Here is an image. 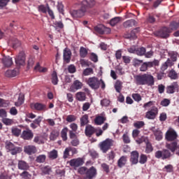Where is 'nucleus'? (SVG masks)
Segmentation results:
<instances>
[{
  "mask_svg": "<svg viewBox=\"0 0 179 179\" xmlns=\"http://www.w3.org/2000/svg\"><path fill=\"white\" fill-rule=\"evenodd\" d=\"M145 52L146 48H145L144 47L136 48V55H138L139 57H143Z\"/></svg>",
  "mask_w": 179,
  "mask_h": 179,
  "instance_id": "39",
  "label": "nucleus"
},
{
  "mask_svg": "<svg viewBox=\"0 0 179 179\" xmlns=\"http://www.w3.org/2000/svg\"><path fill=\"white\" fill-rule=\"evenodd\" d=\"M58 136H59V131H58L57 130H53L50 133V141H55V139H57Z\"/></svg>",
  "mask_w": 179,
  "mask_h": 179,
  "instance_id": "41",
  "label": "nucleus"
},
{
  "mask_svg": "<svg viewBox=\"0 0 179 179\" xmlns=\"http://www.w3.org/2000/svg\"><path fill=\"white\" fill-rule=\"evenodd\" d=\"M23 101H24L23 96H19L18 101L15 103V106H16V107H20V106L23 104Z\"/></svg>",
  "mask_w": 179,
  "mask_h": 179,
  "instance_id": "57",
  "label": "nucleus"
},
{
  "mask_svg": "<svg viewBox=\"0 0 179 179\" xmlns=\"http://www.w3.org/2000/svg\"><path fill=\"white\" fill-rule=\"evenodd\" d=\"M130 162L131 164H138L139 162V152L138 151L131 152Z\"/></svg>",
  "mask_w": 179,
  "mask_h": 179,
  "instance_id": "21",
  "label": "nucleus"
},
{
  "mask_svg": "<svg viewBox=\"0 0 179 179\" xmlns=\"http://www.w3.org/2000/svg\"><path fill=\"white\" fill-rule=\"evenodd\" d=\"M93 73V69L92 68H87L83 71L84 76H89V75H92Z\"/></svg>",
  "mask_w": 179,
  "mask_h": 179,
  "instance_id": "55",
  "label": "nucleus"
},
{
  "mask_svg": "<svg viewBox=\"0 0 179 179\" xmlns=\"http://www.w3.org/2000/svg\"><path fill=\"white\" fill-rule=\"evenodd\" d=\"M26 61V55L24 52H20L15 58V64L17 65H23Z\"/></svg>",
  "mask_w": 179,
  "mask_h": 179,
  "instance_id": "16",
  "label": "nucleus"
},
{
  "mask_svg": "<svg viewBox=\"0 0 179 179\" xmlns=\"http://www.w3.org/2000/svg\"><path fill=\"white\" fill-rule=\"evenodd\" d=\"M165 138L168 142H177L176 139L178 138V134L176 130L169 129L166 133Z\"/></svg>",
  "mask_w": 179,
  "mask_h": 179,
  "instance_id": "7",
  "label": "nucleus"
},
{
  "mask_svg": "<svg viewBox=\"0 0 179 179\" xmlns=\"http://www.w3.org/2000/svg\"><path fill=\"white\" fill-rule=\"evenodd\" d=\"M178 27H179V22L173 21L170 23L169 29H170L171 33V30H177Z\"/></svg>",
  "mask_w": 179,
  "mask_h": 179,
  "instance_id": "44",
  "label": "nucleus"
},
{
  "mask_svg": "<svg viewBox=\"0 0 179 179\" xmlns=\"http://www.w3.org/2000/svg\"><path fill=\"white\" fill-rule=\"evenodd\" d=\"M125 164H127V157L122 156L117 161V166L122 169Z\"/></svg>",
  "mask_w": 179,
  "mask_h": 179,
  "instance_id": "30",
  "label": "nucleus"
},
{
  "mask_svg": "<svg viewBox=\"0 0 179 179\" xmlns=\"http://www.w3.org/2000/svg\"><path fill=\"white\" fill-rule=\"evenodd\" d=\"M21 176L24 179H31V174L27 171H24L21 173Z\"/></svg>",
  "mask_w": 179,
  "mask_h": 179,
  "instance_id": "62",
  "label": "nucleus"
},
{
  "mask_svg": "<svg viewBox=\"0 0 179 179\" xmlns=\"http://www.w3.org/2000/svg\"><path fill=\"white\" fill-rule=\"evenodd\" d=\"M10 152L13 156H15L22 152V148L15 145Z\"/></svg>",
  "mask_w": 179,
  "mask_h": 179,
  "instance_id": "43",
  "label": "nucleus"
},
{
  "mask_svg": "<svg viewBox=\"0 0 179 179\" xmlns=\"http://www.w3.org/2000/svg\"><path fill=\"white\" fill-rule=\"evenodd\" d=\"M5 75L7 78H15L17 75H19V69H15L13 70H8L6 71Z\"/></svg>",
  "mask_w": 179,
  "mask_h": 179,
  "instance_id": "23",
  "label": "nucleus"
},
{
  "mask_svg": "<svg viewBox=\"0 0 179 179\" xmlns=\"http://www.w3.org/2000/svg\"><path fill=\"white\" fill-rule=\"evenodd\" d=\"M107 120L104 116H96L94 119L96 125H102V124Z\"/></svg>",
  "mask_w": 179,
  "mask_h": 179,
  "instance_id": "32",
  "label": "nucleus"
},
{
  "mask_svg": "<svg viewBox=\"0 0 179 179\" xmlns=\"http://www.w3.org/2000/svg\"><path fill=\"white\" fill-rule=\"evenodd\" d=\"M24 151L27 155H34L35 153H37V148L36 145H26L24 147Z\"/></svg>",
  "mask_w": 179,
  "mask_h": 179,
  "instance_id": "19",
  "label": "nucleus"
},
{
  "mask_svg": "<svg viewBox=\"0 0 179 179\" xmlns=\"http://www.w3.org/2000/svg\"><path fill=\"white\" fill-rule=\"evenodd\" d=\"M134 83L137 86H153L155 85V78L149 73L138 74L134 76Z\"/></svg>",
  "mask_w": 179,
  "mask_h": 179,
  "instance_id": "1",
  "label": "nucleus"
},
{
  "mask_svg": "<svg viewBox=\"0 0 179 179\" xmlns=\"http://www.w3.org/2000/svg\"><path fill=\"white\" fill-rule=\"evenodd\" d=\"M17 166L19 170H29L30 169V166L27 164V162L23 161V160H20L18 161Z\"/></svg>",
  "mask_w": 179,
  "mask_h": 179,
  "instance_id": "24",
  "label": "nucleus"
},
{
  "mask_svg": "<svg viewBox=\"0 0 179 179\" xmlns=\"http://www.w3.org/2000/svg\"><path fill=\"white\" fill-rule=\"evenodd\" d=\"M168 78H170V79H172L173 80H176L178 79V74L174 69H172L168 73Z\"/></svg>",
  "mask_w": 179,
  "mask_h": 179,
  "instance_id": "31",
  "label": "nucleus"
},
{
  "mask_svg": "<svg viewBox=\"0 0 179 179\" xmlns=\"http://www.w3.org/2000/svg\"><path fill=\"white\" fill-rule=\"evenodd\" d=\"M11 132L14 136H19L22 132V130L17 127H13L11 129Z\"/></svg>",
  "mask_w": 179,
  "mask_h": 179,
  "instance_id": "49",
  "label": "nucleus"
},
{
  "mask_svg": "<svg viewBox=\"0 0 179 179\" xmlns=\"http://www.w3.org/2000/svg\"><path fill=\"white\" fill-rule=\"evenodd\" d=\"M115 89L117 93H121V90H122V82L117 80L115 84Z\"/></svg>",
  "mask_w": 179,
  "mask_h": 179,
  "instance_id": "40",
  "label": "nucleus"
},
{
  "mask_svg": "<svg viewBox=\"0 0 179 179\" xmlns=\"http://www.w3.org/2000/svg\"><path fill=\"white\" fill-rule=\"evenodd\" d=\"M86 10L83 9V8L81 6L79 9L75 10V9H71L69 11V13L73 19H79L80 17H83L85 14L86 13Z\"/></svg>",
  "mask_w": 179,
  "mask_h": 179,
  "instance_id": "5",
  "label": "nucleus"
},
{
  "mask_svg": "<svg viewBox=\"0 0 179 179\" xmlns=\"http://www.w3.org/2000/svg\"><path fill=\"white\" fill-rule=\"evenodd\" d=\"M38 12H41L42 13H47L48 10V4H47L46 6L44 5L38 6Z\"/></svg>",
  "mask_w": 179,
  "mask_h": 179,
  "instance_id": "47",
  "label": "nucleus"
},
{
  "mask_svg": "<svg viewBox=\"0 0 179 179\" xmlns=\"http://www.w3.org/2000/svg\"><path fill=\"white\" fill-rule=\"evenodd\" d=\"M113 141L110 138H106L103 141L99 143V148L103 153H107L108 150L111 149V146H113Z\"/></svg>",
  "mask_w": 179,
  "mask_h": 179,
  "instance_id": "3",
  "label": "nucleus"
},
{
  "mask_svg": "<svg viewBox=\"0 0 179 179\" xmlns=\"http://www.w3.org/2000/svg\"><path fill=\"white\" fill-rule=\"evenodd\" d=\"M69 163L71 167L77 169L78 167H80V166H83V164H85V161L83 160V158L78 157L71 159Z\"/></svg>",
  "mask_w": 179,
  "mask_h": 179,
  "instance_id": "10",
  "label": "nucleus"
},
{
  "mask_svg": "<svg viewBox=\"0 0 179 179\" xmlns=\"http://www.w3.org/2000/svg\"><path fill=\"white\" fill-rule=\"evenodd\" d=\"M47 156L45 155H40L36 158V163H45Z\"/></svg>",
  "mask_w": 179,
  "mask_h": 179,
  "instance_id": "42",
  "label": "nucleus"
},
{
  "mask_svg": "<svg viewBox=\"0 0 179 179\" xmlns=\"http://www.w3.org/2000/svg\"><path fill=\"white\" fill-rule=\"evenodd\" d=\"M94 33L96 34H110L111 29L106 27L104 25H97L94 27Z\"/></svg>",
  "mask_w": 179,
  "mask_h": 179,
  "instance_id": "6",
  "label": "nucleus"
},
{
  "mask_svg": "<svg viewBox=\"0 0 179 179\" xmlns=\"http://www.w3.org/2000/svg\"><path fill=\"white\" fill-rule=\"evenodd\" d=\"M69 152H71V147L66 148L64 151L63 158L68 159L69 157Z\"/></svg>",
  "mask_w": 179,
  "mask_h": 179,
  "instance_id": "64",
  "label": "nucleus"
},
{
  "mask_svg": "<svg viewBox=\"0 0 179 179\" xmlns=\"http://www.w3.org/2000/svg\"><path fill=\"white\" fill-rule=\"evenodd\" d=\"M2 122H3V124L5 125H12V124H13V120L8 119V118H3Z\"/></svg>",
  "mask_w": 179,
  "mask_h": 179,
  "instance_id": "61",
  "label": "nucleus"
},
{
  "mask_svg": "<svg viewBox=\"0 0 179 179\" xmlns=\"http://www.w3.org/2000/svg\"><path fill=\"white\" fill-rule=\"evenodd\" d=\"M170 99H164L162 101H161V106H162V107H168V106H170Z\"/></svg>",
  "mask_w": 179,
  "mask_h": 179,
  "instance_id": "58",
  "label": "nucleus"
},
{
  "mask_svg": "<svg viewBox=\"0 0 179 179\" xmlns=\"http://www.w3.org/2000/svg\"><path fill=\"white\" fill-rule=\"evenodd\" d=\"M139 31V28H136L133 29L130 34H129L126 38H130V40H135V38H137L136 34H138V32Z\"/></svg>",
  "mask_w": 179,
  "mask_h": 179,
  "instance_id": "25",
  "label": "nucleus"
},
{
  "mask_svg": "<svg viewBox=\"0 0 179 179\" xmlns=\"http://www.w3.org/2000/svg\"><path fill=\"white\" fill-rule=\"evenodd\" d=\"M155 157L156 159L166 160V159H170V157H171V152L167 149H164L163 150L157 151L155 154Z\"/></svg>",
  "mask_w": 179,
  "mask_h": 179,
  "instance_id": "4",
  "label": "nucleus"
},
{
  "mask_svg": "<svg viewBox=\"0 0 179 179\" xmlns=\"http://www.w3.org/2000/svg\"><path fill=\"white\" fill-rule=\"evenodd\" d=\"M72 57V52L69 48H65L63 53V59L66 64L71 62V57Z\"/></svg>",
  "mask_w": 179,
  "mask_h": 179,
  "instance_id": "17",
  "label": "nucleus"
},
{
  "mask_svg": "<svg viewBox=\"0 0 179 179\" xmlns=\"http://www.w3.org/2000/svg\"><path fill=\"white\" fill-rule=\"evenodd\" d=\"M170 33H171L170 28L164 27L157 32V36L162 37V38H167L170 37Z\"/></svg>",
  "mask_w": 179,
  "mask_h": 179,
  "instance_id": "8",
  "label": "nucleus"
},
{
  "mask_svg": "<svg viewBox=\"0 0 179 179\" xmlns=\"http://www.w3.org/2000/svg\"><path fill=\"white\" fill-rule=\"evenodd\" d=\"M88 51L86 48L81 46L80 48V58H86L87 57Z\"/></svg>",
  "mask_w": 179,
  "mask_h": 179,
  "instance_id": "37",
  "label": "nucleus"
},
{
  "mask_svg": "<svg viewBox=\"0 0 179 179\" xmlns=\"http://www.w3.org/2000/svg\"><path fill=\"white\" fill-rule=\"evenodd\" d=\"M178 83L173 82L170 85L166 87V93L169 94H173V93H176V92H178Z\"/></svg>",
  "mask_w": 179,
  "mask_h": 179,
  "instance_id": "13",
  "label": "nucleus"
},
{
  "mask_svg": "<svg viewBox=\"0 0 179 179\" xmlns=\"http://www.w3.org/2000/svg\"><path fill=\"white\" fill-rule=\"evenodd\" d=\"M76 97L78 101H85L86 100V93L83 92H77Z\"/></svg>",
  "mask_w": 179,
  "mask_h": 179,
  "instance_id": "34",
  "label": "nucleus"
},
{
  "mask_svg": "<svg viewBox=\"0 0 179 179\" xmlns=\"http://www.w3.org/2000/svg\"><path fill=\"white\" fill-rule=\"evenodd\" d=\"M80 127H85V125H87L89 124V115H84L80 120Z\"/></svg>",
  "mask_w": 179,
  "mask_h": 179,
  "instance_id": "35",
  "label": "nucleus"
},
{
  "mask_svg": "<svg viewBox=\"0 0 179 179\" xmlns=\"http://www.w3.org/2000/svg\"><path fill=\"white\" fill-rule=\"evenodd\" d=\"M82 87H83V83L79 81V80H76L71 85L70 90L71 92H76V90H80V89H82Z\"/></svg>",
  "mask_w": 179,
  "mask_h": 179,
  "instance_id": "20",
  "label": "nucleus"
},
{
  "mask_svg": "<svg viewBox=\"0 0 179 179\" xmlns=\"http://www.w3.org/2000/svg\"><path fill=\"white\" fill-rule=\"evenodd\" d=\"M1 62L6 68H10L13 65V60L10 56H5L1 59Z\"/></svg>",
  "mask_w": 179,
  "mask_h": 179,
  "instance_id": "18",
  "label": "nucleus"
},
{
  "mask_svg": "<svg viewBox=\"0 0 179 179\" xmlns=\"http://www.w3.org/2000/svg\"><path fill=\"white\" fill-rule=\"evenodd\" d=\"M148 162V156L145 154H141L138 162L140 164H145Z\"/></svg>",
  "mask_w": 179,
  "mask_h": 179,
  "instance_id": "50",
  "label": "nucleus"
},
{
  "mask_svg": "<svg viewBox=\"0 0 179 179\" xmlns=\"http://www.w3.org/2000/svg\"><path fill=\"white\" fill-rule=\"evenodd\" d=\"M33 136H34V134L30 129L24 130L21 134V138L24 141H31L33 139Z\"/></svg>",
  "mask_w": 179,
  "mask_h": 179,
  "instance_id": "15",
  "label": "nucleus"
},
{
  "mask_svg": "<svg viewBox=\"0 0 179 179\" xmlns=\"http://www.w3.org/2000/svg\"><path fill=\"white\" fill-rule=\"evenodd\" d=\"M97 132V129L94 128V127L91 124H87L85 127V134L88 138H92V135H94Z\"/></svg>",
  "mask_w": 179,
  "mask_h": 179,
  "instance_id": "14",
  "label": "nucleus"
},
{
  "mask_svg": "<svg viewBox=\"0 0 179 179\" xmlns=\"http://www.w3.org/2000/svg\"><path fill=\"white\" fill-rule=\"evenodd\" d=\"M157 114H159V109L156 106H152L151 109L146 113L145 117L148 120H155Z\"/></svg>",
  "mask_w": 179,
  "mask_h": 179,
  "instance_id": "11",
  "label": "nucleus"
},
{
  "mask_svg": "<svg viewBox=\"0 0 179 179\" xmlns=\"http://www.w3.org/2000/svg\"><path fill=\"white\" fill-rule=\"evenodd\" d=\"M68 131H69L68 127H64L61 131V138L64 142L68 141Z\"/></svg>",
  "mask_w": 179,
  "mask_h": 179,
  "instance_id": "28",
  "label": "nucleus"
},
{
  "mask_svg": "<svg viewBox=\"0 0 179 179\" xmlns=\"http://www.w3.org/2000/svg\"><path fill=\"white\" fill-rule=\"evenodd\" d=\"M96 176H97V170L94 166H92L85 172V179H93Z\"/></svg>",
  "mask_w": 179,
  "mask_h": 179,
  "instance_id": "12",
  "label": "nucleus"
},
{
  "mask_svg": "<svg viewBox=\"0 0 179 179\" xmlns=\"http://www.w3.org/2000/svg\"><path fill=\"white\" fill-rule=\"evenodd\" d=\"M52 83V85H58V75L57 74V71H53L52 73V78H51Z\"/></svg>",
  "mask_w": 179,
  "mask_h": 179,
  "instance_id": "38",
  "label": "nucleus"
},
{
  "mask_svg": "<svg viewBox=\"0 0 179 179\" xmlns=\"http://www.w3.org/2000/svg\"><path fill=\"white\" fill-rule=\"evenodd\" d=\"M152 152H153V145H152V143L149 140H147V141H145V152L147 153V155H149V153H152Z\"/></svg>",
  "mask_w": 179,
  "mask_h": 179,
  "instance_id": "29",
  "label": "nucleus"
},
{
  "mask_svg": "<svg viewBox=\"0 0 179 179\" xmlns=\"http://www.w3.org/2000/svg\"><path fill=\"white\" fill-rule=\"evenodd\" d=\"M121 22V17H115L114 18H112L110 21V26H115V24H118V22Z\"/></svg>",
  "mask_w": 179,
  "mask_h": 179,
  "instance_id": "45",
  "label": "nucleus"
},
{
  "mask_svg": "<svg viewBox=\"0 0 179 179\" xmlns=\"http://www.w3.org/2000/svg\"><path fill=\"white\" fill-rule=\"evenodd\" d=\"M95 5L96 1L94 0H83L81 2V6L87 12L89 10V9L94 8Z\"/></svg>",
  "mask_w": 179,
  "mask_h": 179,
  "instance_id": "9",
  "label": "nucleus"
},
{
  "mask_svg": "<svg viewBox=\"0 0 179 179\" xmlns=\"http://www.w3.org/2000/svg\"><path fill=\"white\" fill-rule=\"evenodd\" d=\"M34 142L35 143H38V145H41V143H44L43 139H41V138L38 136L34 137Z\"/></svg>",
  "mask_w": 179,
  "mask_h": 179,
  "instance_id": "63",
  "label": "nucleus"
},
{
  "mask_svg": "<svg viewBox=\"0 0 179 179\" xmlns=\"http://www.w3.org/2000/svg\"><path fill=\"white\" fill-rule=\"evenodd\" d=\"M101 167L103 169V171L108 174L110 173V166L106 163H103L101 164Z\"/></svg>",
  "mask_w": 179,
  "mask_h": 179,
  "instance_id": "52",
  "label": "nucleus"
},
{
  "mask_svg": "<svg viewBox=\"0 0 179 179\" xmlns=\"http://www.w3.org/2000/svg\"><path fill=\"white\" fill-rule=\"evenodd\" d=\"M169 55L171 58V60L173 61V62H176L177 61V57L178 55V54L177 53V52H170L169 53Z\"/></svg>",
  "mask_w": 179,
  "mask_h": 179,
  "instance_id": "48",
  "label": "nucleus"
},
{
  "mask_svg": "<svg viewBox=\"0 0 179 179\" xmlns=\"http://www.w3.org/2000/svg\"><path fill=\"white\" fill-rule=\"evenodd\" d=\"M135 24H136V21H135V20L134 19H131L124 22L123 23V27H125L126 29H128L129 27H134Z\"/></svg>",
  "mask_w": 179,
  "mask_h": 179,
  "instance_id": "26",
  "label": "nucleus"
},
{
  "mask_svg": "<svg viewBox=\"0 0 179 179\" xmlns=\"http://www.w3.org/2000/svg\"><path fill=\"white\" fill-rule=\"evenodd\" d=\"M35 71H38V72H45L47 71V69L45 68H42L40 66V63H37L36 66L34 67Z\"/></svg>",
  "mask_w": 179,
  "mask_h": 179,
  "instance_id": "60",
  "label": "nucleus"
},
{
  "mask_svg": "<svg viewBox=\"0 0 179 179\" xmlns=\"http://www.w3.org/2000/svg\"><path fill=\"white\" fill-rule=\"evenodd\" d=\"M131 97L135 101H137V103L142 101V96H141L139 94H132Z\"/></svg>",
  "mask_w": 179,
  "mask_h": 179,
  "instance_id": "54",
  "label": "nucleus"
},
{
  "mask_svg": "<svg viewBox=\"0 0 179 179\" xmlns=\"http://www.w3.org/2000/svg\"><path fill=\"white\" fill-rule=\"evenodd\" d=\"M41 121H43V117H38L33 121L32 123H31V128H32V129H36V128H38V127H40V124H41Z\"/></svg>",
  "mask_w": 179,
  "mask_h": 179,
  "instance_id": "22",
  "label": "nucleus"
},
{
  "mask_svg": "<svg viewBox=\"0 0 179 179\" xmlns=\"http://www.w3.org/2000/svg\"><path fill=\"white\" fill-rule=\"evenodd\" d=\"M34 108L37 111H43L45 110L46 106L45 105L41 103H36L34 104Z\"/></svg>",
  "mask_w": 179,
  "mask_h": 179,
  "instance_id": "36",
  "label": "nucleus"
},
{
  "mask_svg": "<svg viewBox=\"0 0 179 179\" xmlns=\"http://www.w3.org/2000/svg\"><path fill=\"white\" fill-rule=\"evenodd\" d=\"M48 157L50 160H55L58 158V151L57 150H52L48 153Z\"/></svg>",
  "mask_w": 179,
  "mask_h": 179,
  "instance_id": "27",
  "label": "nucleus"
},
{
  "mask_svg": "<svg viewBox=\"0 0 179 179\" xmlns=\"http://www.w3.org/2000/svg\"><path fill=\"white\" fill-rule=\"evenodd\" d=\"M110 101L109 99H104L101 101V106H102V107H108L110 106Z\"/></svg>",
  "mask_w": 179,
  "mask_h": 179,
  "instance_id": "56",
  "label": "nucleus"
},
{
  "mask_svg": "<svg viewBox=\"0 0 179 179\" xmlns=\"http://www.w3.org/2000/svg\"><path fill=\"white\" fill-rule=\"evenodd\" d=\"M90 59L92 62H97L99 61V57H97V55L96 53L92 52L90 54Z\"/></svg>",
  "mask_w": 179,
  "mask_h": 179,
  "instance_id": "59",
  "label": "nucleus"
},
{
  "mask_svg": "<svg viewBox=\"0 0 179 179\" xmlns=\"http://www.w3.org/2000/svg\"><path fill=\"white\" fill-rule=\"evenodd\" d=\"M152 132L155 136L156 141H162L163 139V132L162 131L157 130H152Z\"/></svg>",
  "mask_w": 179,
  "mask_h": 179,
  "instance_id": "33",
  "label": "nucleus"
},
{
  "mask_svg": "<svg viewBox=\"0 0 179 179\" xmlns=\"http://www.w3.org/2000/svg\"><path fill=\"white\" fill-rule=\"evenodd\" d=\"M87 85L92 90H98L100 88V80L97 77H90L86 80Z\"/></svg>",
  "mask_w": 179,
  "mask_h": 179,
  "instance_id": "2",
  "label": "nucleus"
},
{
  "mask_svg": "<svg viewBox=\"0 0 179 179\" xmlns=\"http://www.w3.org/2000/svg\"><path fill=\"white\" fill-rule=\"evenodd\" d=\"M66 121L67 122H75V121H76V116L73 115H69L66 117Z\"/></svg>",
  "mask_w": 179,
  "mask_h": 179,
  "instance_id": "53",
  "label": "nucleus"
},
{
  "mask_svg": "<svg viewBox=\"0 0 179 179\" xmlns=\"http://www.w3.org/2000/svg\"><path fill=\"white\" fill-rule=\"evenodd\" d=\"M15 145L10 141L6 142V149L8 150V152H11L12 150L15 148Z\"/></svg>",
  "mask_w": 179,
  "mask_h": 179,
  "instance_id": "51",
  "label": "nucleus"
},
{
  "mask_svg": "<svg viewBox=\"0 0 179 179\" xmlns=\"http://www.w3.org/2000/svg\"><path fill=\"white\" fill-rule=\"evenodd\" d=\"M134 128L137 129H141V128H143L145 127V122L143 121H138L134 123Z\"/></svg>",
  "mask_w": 179,
  "mask_h": 179,
  "instance_id": "46",
  "label": "nucleus"
}]
</instances>
